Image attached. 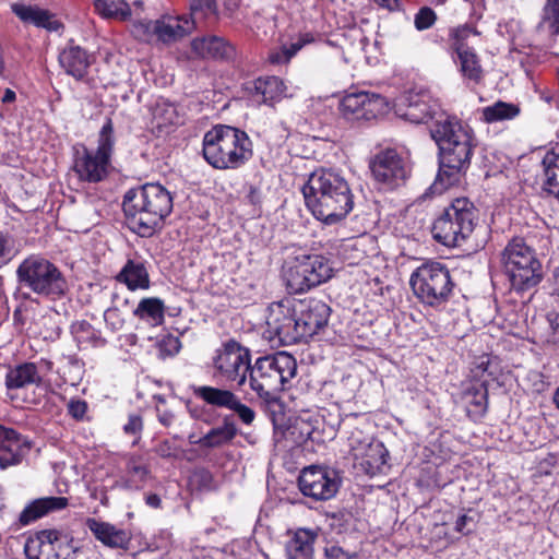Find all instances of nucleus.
Wrapping results in <instances>:
<instances>
[{
  "instance_id": "obj_1",
  "label": "nucleus",
  "mask_w": 559,
  "mask_h": 559,
  "mask_svg": "<svg viewBox=\"0 0 559 559\" xmlns=\"http://www.w3.org/2000/svg\"><path fill=\"white\" fill-rule=\"evenodd\" d=\"M430 135L439 148V171L431 186L441 193L457 183L467 171L473 156L474 133L456 117L439 114L430 126Z\"/></svg>"
},
{
  "instance_id": "obj_2",
  "label": "nucleus",
  "mask_w": 559,
  "mask_h": 559,
  "mask_svg": "<svg viewBox=\"0 0 559 559\" xmlns=\"http://www.w3.org/2000/svg\"><path fill=\"white\" fill-rule=\"evenodd\" d=\"M302 194L313 216L329 225L345 218L354 206L347 180L332 169L313 171L302 187Z\"/></svg>"
},
{
  "instance_id": "obj_3",
  "label": "nucleus",
  "mask_w": 559,
  "mask_h": 559,
  "mask_svg": "<svg viewBox=\"0 0 559 559\" xmlns=\"http://www.w3.org/2000/svg\"><path fill=\"white\" fill-rule=\"evenodd\" d=\"M173 206L170 191L160 183H145L138 189H131L124 194L122 202L128 226L140 237H152L159 230Z\"/></svg>"
},
{
  "instance_id": "obj_4",
  "label": "nucleus",
  "mask_w": 559,
  "mask_h": 559,
  "mask_svg": "<svg viewBox=\"0 0 559 559\" xmlns=\"http://www.w3.org/2000/svg\"><path fill=\"white\" fill-rule=\"evenodd\" d=\"M202 154L215 169H237L251 158L252 143L245 131L218 124L204 134Z\"/></svg>"
},
{
  "instance_id": "obj_5",
  "label": "nucleus",
  "mask_w": 559,
  "mask_h": 559,
  "mask_svg": "<svg viewBox=\"0 0 559 559\" xmlns=\"http://www.w3.org/2000/svg\"><path fill=\"white\" fill-rule=\"evenodd\" d=\"M296 374V359L290 354L278 352L255 360L250 368L249 384L261 399L271 402L287 389Z\"/></svg>"
},
{
  "instance_id": "obj_6",
  "label": "nucleus",
  "mask_w": 559,
  "mask_h": 559,
  "mask_svg": "<svg viewBox=\"0 0 559 559\" xmlns=\"http://www.w3.org/2000/svg\"><path fill=\"white\" fill-rule=\"evenodd\" d=\"M16 278L21 288L49 298L63 297L68 292V282L62 272L40 254H31L16 269Z\"/></svg>"
},
{
  "instance_id": "obj_7",
  "label": "nucleus",
  "mask_w": 559,
  "mask_h": 559,
  "mask_svg": "<svg viewBox=\"0 0 559 559\" xmlns=\"http://www.w3.org/2000/svg\"><path fill=\"white\" fill-rule=\"evenodd\" d=\"M501 255L504 272L513 289L524 292L540 283L543 278L542 264L535 251L523 239H512Z\"/></svg>"
},
{
  "instance_id": "obj_8",
  "label": "nucleus",
  "mask_w": 559,
  "mask_h": 559,
  "mask_svg": "<svg viewBox=\"0 0 559 559\" xmlns=\"http://www.w3.org/2000/svg\"><path fill=\"white\" fill-rule=\"evenodd\" d=\"M477 217V210L468 199H455L435 221L433 238L448 247L460 246L473 233Z\"/></svg>"
},
{
  "instance_id": "obj_9",
  "label": "nucleus",
  "mask_w": 559,
  "mask_h": 559,
  "mask_svg": "<svg viewBox=\"0 0 559 559\" xmlns=\"http://www.w3.org/2000/svg\"><path fill=\"white\" fill-rule=\"evenodd\" d=\"M409 285L416 298L430 307L444 305L455 286L450 270L437 261L418 266L411 275Z\"/></svg>"
},
{
  "instance_id": "obj_10",
  "label": "nucleus",
  "mask_w": 559,
  "mask_h": 559,
  "mask_svg": "<svg viewBox=\"0 0 559 559\" xmlns=\"http://www.w3.org/2000/svg\"><path fill=\"white\" fill-rule=\"evenodd\" d=\"M333 267L322 254H298L283 265V280L290 294L305 293L332 277Z\"/></svg>"
},
{
  "instance_id": "obj_11",
  "label": "nucleus",
  "mask_w": 559,
  "mask_h": 559,
  "mask_svg": "<svg viewBox=\"0 0 559 559\" xmlns=\"http://www.w3.org/2000/svg\"><path fill=\"white\" fill-rule=\"evenodd\" d=\"M296 310L290 300L273 302L267 308L266 331L271 341L277 340L282 345H292L302 341Z\"/></svg>"
},
{
  "instance_id": "obj_12",
  "label": "nucleus",
  "mask_w": 559,
  "mask_h": 559,
  "mask_svg": "<svg viewBox=\"0 0 559 559\" xmlns=\"http://www.w3.org/2000/svg\"><path fill=\"white\" fill-rule=\"evenodd\" d=\"M24 552L28 559H74V548L57 530H43L26 539Z\"/></svg>"
},
{
  "instance_id": "obj_13",
  "label": "nucleus",
  "mask_w": 559,
  "mask_h": 559,
  "mask_svg": "<svg viewBox=\"0 0 559 559\" xmlns=\"http://www.w3.org/2000/svg\"><path fill=\"white\" fill-rule=\"evenodd\" d=\"M214 367L225 380L236 382L241 386L246 383L247 374L250 372V352L238 342L230 340L217 352Z\"/></svg>"
},
{
  "instance_id": "obj_14",
  "label": "nucleus",
  "mask_w": 559,
  "mask_h": 559,
  "mask_svg": "<svg viewBox=\"0 0 559 559\" xmlns=\"http://www.w3.org/2000/svg\"><path fill=\"white\" fill-rule=\"evenodd\" d=\"M340 486L341 478L337 472L326 467H305L298 477L301 493L317 501L333 498Z\"/></svg>"
},
{
  "instance_id": "obj_15",
  "label": "nucleus",
  "mask_w": 559,
  "mask_h": 559,
  "mask_svg": "<svg viewBox=\"0 0 559 559\" xmlns=\"http://www.w3.org/2000/svg\"><path fill=\"white\" fill-rule=\"evenodd\" d=\"M370 169L381 188L389 190L401 186L409 171L406 162L395 150L377 154L370 164Z\"/></svg>"
},
{
  "instance_id": "obj_16",
  "label": "nucleus",
  "mask_w": 559,
  "mask_h": 559,
  "mask_svg": "<svg viewBox=\"0 0 559 559\" xmlns=\"http://www.w3.org/2000/svg\"><path fill=\"white\" fill-rule=\"evenodd\" d=\"M294 306L302 341L312 337L328 324L331 309L324 301L306 298L294 301Z\"/></svg>"
},
{
  "instance_id": "obj_17",
  "label": "nucleus",
  "mask_w": 559,
  "mask_h": 559,
  "mask_svg": "<svg viewBox=\"0 0 559 559\" xmlns=\"http://www.w3.org/2000/svg\"><path fill=\"white\" fill-rule=\"evenodd\" d=\"M437 104L425 90H411L395 102V112L412 123H425L436 115Z\"/></svg>"
},
{
  "instance_id": "obj_18",
  "label": "nucleus",
  "mask_w": 559,
  "mask_h": 559,
  "mask_svg": "<svg viewBox=\"0 0 559 559\" xmlns=\"http://www.w3.org/2000/svg\"><path fill=\"white\" fill-rule=\"evenodd\" d=\"M384 99L368 92L350 93L340 102V112L347 120H370L384 108Z\"/></svg>"
},
{
  "instance_id": "obj_19",
  "label": "nucleus",
  "mask_w": 559,
  "mask_h": 559,
  "mask_svg": "<svg viewBox=\"0 0 559 559\" xmlns=\"http://www.w3.org/2000/svg\"><path fill=\"white\" fill-rule=\"evenodd\" d=\"M477 32L469 26H461L452 32V47L456 51L463 75L474 82H479L483 75L481 66L477 55L466 44L465 39Z\"/></svg>"
},
{
  "instance_id": "obj_20",
  "label": "nucleus",
  "mask_w": 559,
  "mask_h": 559,
  "mask_svg": "<svg viewBox=\"0 0 559 559\" xmlns=\"http://www.w3.org/2000/svg\"><path fill=\"white\" fill-rule=\"evenodd\" d=\"M110 162L83 146L76 151L73 169L81 181L96 183L103 181L107 175Z\"/></svg>"
},
{
  "instance_id": "obj_21",
  "label": "nucleus",
  "mask_w": 559,
  "mask_h": 559,
  "mask_svg": "<svg viewBox=\"0 0 559 559\" xmlns=\"http://www.w3.org/2000/svg\"><path fill=\"white\" fill-rule=\"evenodd\" d=\"M29 448L25 438L0 424V468L17 465Z\"/></svg>"
},
{
  "instance_id": "obj_22",
  "label": "nucleus",
  "mask_w": 559,
  "mask_h": 559,
  "mask_svg": "<svg viewBox=\"0 0 559 559\" xmlns=\"http://www.w3.org/2000/svg\"><path fill=\"white\" fill-rule=\"evenodd\" d=\"M193 28L194 20H189L186 16L163 15L156 20V41L170 45L190 34Z\"/></svg>"
},
{
  "instance_id": "obj_23",
  "label": "nucleus",
  "mask_w": 559,
  "mask_h": 559,
  "mask_svg": "<svg viewBox=\"0 0 559 559\" xmlns=\"http://www.w3.org/2000/svg\"><path fill=\"white\" fill-rule=\"evenodd\" d=\"M191 49L197 57L206 59L230 60L236 56V48L223 37L210 35L194 38Z\"/></svg>"
},
{
  "instance_id": "obj_24",
  "label": "nucleus",
  "mask_w": 559,
  "mask_h": 559,
  "mask_svg": "<svg viewBox=\"0 0 559 559\" xmlns=\"http://www.w3.org/2000/svg\"><path fill=\"white\" fill-rule=\"evenodd\" d=\"M86 525L94 536L107 547L127 549L131 542L129 532L112 524L87 519Z\"/></svg>"
},
{
  "instance_id": "obj_25",
  "label": "nucleus",
  "mask_w": 559,
  "mask_h": 559,
  "mask_svg": "<svg viewBox=\"0 0 559 559\" xmlns=\"http://www.w3.org/2000/svg\"><path fill=\"white\" fill-rule=\"evenodd\" d=\"M378 253L376 239L370 235H361L348 239L341 246L340 254L348 264H359L361 261Z\"/></svg>"
},
{
  "instance_id": "obj_26",
  "label": "nucleus",
  "mask_w": 559,
  "mask_h": 559,
  "mask_svg": "<svg viewBox=\"0 0 559 559\" xmlns=\"http://www.w3.org/2000/svg\"><path fill=\"white\" fill-rule=\"evenodd\" d=\"M59 64L68 75L80 81L87 74L91 60L90 56L83 48L70 45L60 52Z\"/></svg>"
},
{
  "instance_id": "obj_27",
  "label": "nucleus",
  "mask_w": 559,
  "mask_h": 559,
  "mask_svg": "<svg viewBox=\"0 0 559 559\" xmlns=\"http://www.w3.org/2000/svg\"><path fill=\"white\" fill-rule=\"evenodd\" d=\"M389 459V451L381 441L374 442L370 448L357 455L354 460L356 467L366 475L374 476L384 472Z\"/></svg>"
},
{
  "instance_id": "obj_28",
  "label": "nucleus",
  "mask_w": 559,
  "mask_h": 559,
  "mask_svg": "<svg viewBox=\"0 0 559 559\" xmlns=\"http://www.w3.org/2000/svg\"><path fill=\"white\" fill-rule=\"evenodd\" d=\"M43 378L34 362H22L9 367L5 374V388L9 391L24 389L28 385L39 386Z\"/></svg>"
},
{
  "instance_id": "obj_29",
  "label": "nucleus",
  "mask_w": 559,
  "mask_h": 559,
  "mask_svg": "<svg viewBox=\"0 0 559 559\" xmlns=\"http://www.w3.org/2000/svg\"><path fill=\"white\" fill-rule=\"evenodd\" d=\"M317 531L298 528L286 544L287 559H313V544Z\"/></svg>"
},
{
  "instance_id": "obj_30",
  "label": "nucleus",
  "mask_w": 559,
  "mask_h": 559,
  "mask_svg": "<svg viewBox=\"0 0 559 559\" xmlns=\"http://www.w3.org/2000/svg\"><path fill=\"white\" fill-rule=\"evenodd\" d=\"M151 474L142 456L131 455L126 463V475L116 484L126 490H140Z\"/></svg>"
},
{
  "instance_id": "obj_31",
  "label": "nucleus",
  "mask_w": 559,
  "mask_h": 559,
  "mask_svg": "<svg viewBox=\"0 0 559 559\" xmlns=\"http://www.w3.org/2000/svg\"><path fill=\"white\" fill-rule=\"evenodd\" d=\"M68 506V499L64 497H45L31 502L21 512L19 521L22 525H27L37 519L46 515L50 511L61 510Z\"/></svg>"
},
{
  "instance_id": "obj_32",
  "label": "nucleus",
  "mask_w": 559,
  "mask_h": 559,
  "mask_svg": "<svg viewBox=\"0 0 559 559\" xmlns=\"http://www.w3.org/2000/svg\"><path fill=\"white\" fill-rule=\"evenodd\" d=\"M117 281L127 285L130 290L147 289L150 276L144 262L128 260L117 275Z\"/></svg>"
},
{
  "instance_id": "obj_33",
  "label": "nucleus",
  "mask_w": 559,
  "mask_h": 559,
  "mask_svg": "<svg viewBox=\"0 0 559 559\" xmlns=\"http://www.w3.org/2000/svg\"><path fill=\"white\" fill-rule=\"evenodd\" d=\"M543 191L559 200V152L548 151L542 160Z\"/></svg>"
},
{
  "instance_id": "obj_34",
  "label": "nucleus",
  "mask_w": 559,
  "mask_h": 559,
  "mask_svg": "<svg viewBox=\"0 0 559 559\" xmlns=\"http://www.w3.org/2000/svg\"><path fill=\"white\" fill-rule=\"evenodd\" d=\"M12 11L23 22L33 23L36 26L45 27L49 31H56L59 27V23L52 20V16L48 11L41 10L37 7L14 3L12 4Z\"/></svg>"
},
{
  "instance_id": "obj_35",
  "label": "nucleus",
  "mask_w": 559,
  "mask_h": 559,
  "mask_svg": "<svg viewBox=\"0 0 559 559\" xmlns=\"http://www.w3.org/2000/svg\"><path fill=\"white\" fill-rule=\"evenodd\" d=\"M133 314L151 326L160 325L165 319V304L157 297L143 298L133 310Z\"/></svg>"
},
{
  "instance_id": "obj_36",
  "label": "nucleus",
  "mask_w": 559,
  "mask_h": 559,
  "mask_svg": "<svg viewBox=\"0 0 559 559\" xmlns=\"http://www.w3.org/2000/svg\"><path fill=\"white\" fill-rule=\"evenodd\" d=\"M254 91L264 104L273 105L286 95V85L278 76L259 78L254 81Z\"/></svg>"
},
{
  "instance_id": "obj_37",
  "label": "nucleus",
  "mask_w": 559,
  "mask_h": 559,
  "mask_svg": "<svg viewBox=\"0 0 559 559\" xmlns=\"http://www.w3.org/2000/svg\"><path fill=\"white\" fill-rule=\"evenodd\" d=\"M237 435V428L233 421L227 418L222 426L211 429L206 435L195 441L197 444L204 448H217L231 441Z\"/></svg>"
},
{
  "instance_id": "obj_38",
  "label": "nucleus",
  "mask_w": 559,
  "mask_h": 559,
  "mask_svg": "<svg viewBox=\"0 0 559 559\" xmlns=\"http://www.w3.org/2000/svg\"><path fill=\"white\" fill-rule=\"evenodd\" d=\"M191 390L194 396L216 407L228 408L230 402L234 401L235 396V394L229 390L218 389L209 385H192Z\"/></svg>"
},
{
  "instance_id": "obj_39",
  "label": "nucleus",
  "mask_w": 559,
  "mask_h": 559,
  "mask_svg": "<svg viewBox=\"0 0 559 559\" xmlns=\"http://www.w3.org/2000/svg\"><path fill=\"white\" fill-rule=\"evenodd\" d=\"M94 7L105 19L127 21L132 15V10L124 0H95Z\"/></svg>"
},
{
  "instance_id": "obj_40",
  "label": "nucleus",
  "mask_w": 559,
  "mask_h": 559,
  "mask_svg": "<svg viewBox=\"0 0 559 559\" xmlns=\"http://www.w3.org/2000/svg\"><path fill=\"white\" fill-rule=\"evenodd\" d=\"M314 41L311 33L301 34L295 41L289 45H283L278 50L273 51L269 56L271 63L281 64L288 62L301 48Z\"/></svg>"
},
{
  "instance_id": "obj_41",
  "label": "nucleus",
  "mask_w": 559,
  "mask_h": 559,
  "mask_svg": "<svg viewBox=\"0 0 559 559\" xmlns=\"http://www.w3.org/2000/svg\"><path fill=\"white\" fill-rule=\"evenodd\" d=\"M519 114L520 108L516 105L501 100L481 109V118L487 123L510 120Z\"/></svg>"
},
{
  "instance_id": "obj_42",
  "label": "nucleus",
  "mask_w": 559,
  "mask_h": 559,
  "mask_svg": "<svg viewBox=\"0 0 559 559\" xmlns=\"http://www.w3.org/2000/svg\"><path fill=\"white\" fill-rule=\"evenodd\" d=\"M152 116L153 121L158 129L179 123V116L176 107L166 100L156 102L152 108Z\"/></svg>"
},
{
  "instance_id": "obj_43",
  "label": "nucleus",
  "mask_w": 559,
  "mask_h": 559,
  "mask_svg": "<svg viewBox=\"0 0 559 559\" xmlns=\"http://www.w3.org/2000/svg\"><path fill=\"white\" fill-rule=\"evenodd\" d=\"M115 145L114 124L110 118L103 124L98 134V145L94 153L110 162Z\"/></svg>"
},
{
  "instance_id": "obj_44",
  "label": "nucleus",
  "mask_w": 559,
  "mask_h": 559,
  "mask_svg": "<svg viewBox=\"0 0 559 559\" xmlns=\"http://www.w3.org/2000/svg\"><path fill=\"white\" fill-rule=\"evenodd\" d=\"M371 435L364 432L360 428H354L348 436L349 453L355 459L377 442Z\"/></svg>"
},
{
  "instance_id": "obj_45",
  "label": "nucleus",
  "mask_w": 559,
  "mask_h": 559,
  "mask_svg": "<svg viewBox=\"0 0 559 559\" xmlns=\"http://www.w3.org/2000/svg\"><path fill=\"white\" fill-rule=\"evenodd\" d=\"M466 403V413L474 420L481 418L487 411V391L477 390L474 394L468 392Z\"/></svg>"
},
{
  "instance_id": "obj_46",
  "label": "nucleus",
  "mask_w": 559,
  "mask_h": 559,
  "mask_svg": "<svg viewBox=\"0 0 559 559\" xmlns=\"http://www.w3.org/2000/svg\"><path fill=\"white\" fill-rule=\"evenodd\" d=\"M156 20H136L133 22L131 33L133 37L140 41H156L155 35Z\"/></svg>"
},
{
  "instance_id": "obj_47",
  "label": "nucleus",
  "mask_w": 559,
  "mask_h": 559,
  "mask_svg": "<svg viewBox=\"0 0 559 559\" xmlns=\"http://www.w3.org/2000/svg\"><path fill=\"white\" fill-rule=\"evenodd\" d=\"M543 22L548 25L551 35L559 36V0H546Z\"/></svg>"
},
{
  "instance_id": "obj_48",
  "label": "nucleus",
  "mask_w": 559,
  "mask_h": 559,
  "mask_svg": "<svg viewBox=\"0 0 559 559\" xmlns=\"http://www.w3.org/2000/svg\"><path fill=\"white\" fill-rule=\"evenodd\" d=\"M15 241L9 234L0 231V269L15 257Z\"/></svg>"
},
{
  "instance_id": "obj_49",
  "label": "nucleus",
  "mask_w": 559,
  "mask_h": 559,
  "mask_svg": "<svg viewBox=\"0 0 559 559\" xmlns=\"http://www.w3.org/2000/svg\"><path fill=\"white\" fill-rule=\"evenodd\" d=\"M190 11L194 22L216 12L215 0H190Z\"/></svg>"
},
{
  "instance_id": "obj_50",
  "label": "nucleus",
  "mask_w": 559,
  "mask_h": 559,
  "mask_svg": "<svg viewBox=\"0 0 559 559\" xmlns=\"http://www.w3.org/2000/svg\"><path fill=\"white\" fill-rule=\"evenodd\" d=\"M437 20V15L431 8L424 7L415 15L414 24L418 31L430 28Z\"/></svg>"
},
{
  "instance_id": "obj_51",
  "label": "nucleus",
  "mask_w": 559,
  "mask_h": 559,
  "mask_svg": "<svg viewBox=\"0 0 559 559\" xmlns=\"http://www.w3.org/2000/svg\"><path fill=\"white\" fill-rule=\"evenodd\" d=\"M71 332L79 344L94 338V330L87 321H76L71 325Z\"/></svg>"
},
{
  "instance_id": "obj_52",
  "label": "nucleus",
  "mask_w": 559,
  "mask_h": 559,
  "mask_svg": "<svg viewBox=\"0 0 559 559\" xmlns=\"http://www.w3.org/2000/svg\"><path fill=\"white\" fill-rule=\"evenodd\" d=\"M104 320L112 331L120 330L124 323V318L117 306L109 307L104 312Z\"/></svg>"
},
{
  "instance_id": "obj_53",
  "label": "nucleus",
  "mask_w": 559,
  "mask_h": 559,
  "mask_svg": "<svg viewBox=\"0 0 559 559\" xmlns=\"http://www.w3.org/2000/svg\"><path fill=\"white\" fill-rule=\"evenodd\" d=\"M228 409L234 411L247 425L251 424L254 419V412L247 405L242 404L236 395L234 396V401L230 402Z\"/></svg>"
},
{
  "instance_id": "obj_54",
  "label": "nucleus",
  "mask_w": 559,
  "mask_h": 559,
  "mask_svg": "<svg viewBox=\"0 0 559 559\" xmlns=\"http://www.w3.org/2000/svg\"><path fill=\"white\" fill-rule=\"evenodd\" d=\"M143 429V420L140 415L131 414L128 417L127 424L123 425V431L127 435L136 436L138 438L133 441L135 444L140 438V433Z\"/></svg>"
},
{
  "instance_id": "obj_55",
  "label": "nucleus",
  "mask_w": 559,
  "mask_h": 559,
  "mask_svg": "<svg viewBox=\"0 0 559 559\" xmlns=\"http://www.w3.org/2000/svg\"><path fill=\"white\" fill-rule=\"evenodd\" d=\"M69 415L75 420H83L87 412V403L83 400L72 399L67 405Z\"/></svg>"
},
{
  "instance_id": "obj_56",
  "label": "nucleus",
  "mask_w": 559,
  "mask_h": 559,
  "mask_svg": "<svg viewBox=\"0 0 559 559\" xmlns=\"http://www.w3.org/2000/svg\"><path fill=\"white\" fill-rule=\"evenodd\" d=\"M181 347L180 341L177 336L168 335L163 338L160 343L162 352H165L167 355H175L179 352Z\"/></svg>"
},
{
  "instance_id": "obj_57",
  "label": "nucleus",
  "mask_w": 559,
  "mask_h": 559,
  "mask_svg": "<svg viewBox=\"0 0 559 559\" xmlns=\"http://www.w3.org/2000/svg\"><path fill=\"white\" fill-rule=\"evenodd\" d=\"M547 320L550 326V335L549 342L552 344L559 345V312H549L547 316Z\"/></svg>"
},
{
  "instance_id": "obj_58",
  "label": "nucleus",
  "mask_w": 559,
  "mask_h": 559,
  "mask_svg": "<svg viewBox=\"0 0 559 559\" xmlns=\"http://www.w3.org/2000/svg\"><path fill=\"white\" fill-rule=\"evenodd\" d=\"M326 559H358L354 552H348L340 546H331L325 549Z\"/></svg>"
},
{
  "instance_id": "obj_59",
  "label": "nucleus",
  "mask_w": 559,
  "mask_h": 559,
  "mask_svg": "<svg viewBox=\"0 0 559 559\" xmlns=\"http://www.w3.org/2000/svg\"><path fill=\"white\" fill-rule=\"evenodd\" d=\"M177 448L169 440H163L159 442L154 452L163 459H169L176 455Z\"/></svg>"
},
{
  "instance_id": "obj_60",
  "label": "nucleus",
  "mask_w": 559,
  "mask_h": 559,
  "mask_svg": "<svg viewBox=\"0 0 559 559\" xmlns=\"http://www.w3.org/2000/svg\"><path fill=\"white\" fill-rule=\"evenodd\" d=\"M473 519L468 516L467 514H463L460 518H457L455 522V531L457 533L467 535L472 532L471 527H468V523L472 522Z\"/></svg>"
},
{
  "instance_id": "obj_61",
  "label": "nucleus",
  "mask_w": 559,
  "mask_h": 559,
  "mask_svg": "<svg viewBox=\"0 0 559 559\" xmlns=\"http://www.w3.org/2000/svg\"><path fill=\"white\" fill-rule=\"evenodd\" d=\"M157 413H158V420L163 426L169 427L174 423L175 415L171 411H169V409L160 411L159 408H157Z\"/></svg>"
},
{
  "instance_id": "obj_62",
  "label": "nucleus",
  "mask_w": 559,
  "mask_h": 559,
  "mask_svg": "<svg viewBox=\"0 0 559 559\" xmlns=\"http://www.w3.org/2000/svg\"><path fill=\"white\" fill-rule=\"evenodd\" d=\"M145 500L146 504L152 508H159L162 503L159 496H157L156 493L148 495Z\"/></svg>"
},
{
  "instance_id": "obj_63",
  "label": "nucleus",
  "mask_w": 559,
  "mask_h": 559,
  "mask_svg": "<svg viewBox=\"0 0 559 559\" xmlns=\"http://www.w3.org/2000/svg\"><path fill=\"white\" fill-rule=\"evenodd\" d=\"M552 293L559 297V266L555 269L552 274Z\"/></svg>"
},
{
  "instance_id": "obj_64",
  "label": "nucleus",
  "mask_w": 559,
  "mask_h": 559,
  "mask_svg": "<svg viewBox=\"0 0 559 559\" xmlns=\"http://www.w3.org/2000/svg\"><path fill=\"white\" fill-rule=\"evenodd\" d=\"M248 199L252 204H257L260 202V193L259 190L254 187H250V191L248 194Z\"/></svg>"
}]
</instances>
